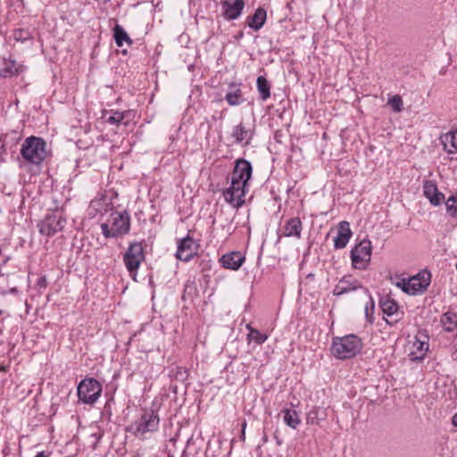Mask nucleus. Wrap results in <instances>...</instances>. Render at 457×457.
<instances>
[{
    "instance_id": "1",
    "label": "nucleus",
    "mask_w": 457,
    "mask_h": 457,
    "mask_svg": "<svg viewBox=\"0 0 457 457\" xmlns=\"http://www.w3.org/2000/svg\"><path fill=\"white\" fill-rule=\"evenodd\" d=\"M253 168L249 161L238 159L236 161L231 174L229 187L223 191L227 203L234 208H240L245 204V196L249 190L248 181L252 177Z\"/></svg>"
},
{
    "instance_id": "2",
    "label": "nucleus",
    "mask_w": 457,
    "mask_h": 457,
    "mask_svg": "<svg viewBox=\"0 0 457 457\" xmlns=\"http://www.w3.org/2000/svg\"><path fill=\"white\" fill-rule=\"evenodd\" d=\"M362 341L358 336L349 334L334 337L330 351L337 359L346 360L356 356L362 349Z\"/></svg>"
},
{
    "instance_id": "3",
    "label": "nucleus",
    "mask_w": 457,
    "mask_h": 457,
    "mask_svg": "<svg viewBox=\"0 0 457 457\" xmlns=\"http://www.w3.org/2000/svg\"><path fill=\"white\" fill-rule=\"evenodd\" d=\"M20 154L24 162L39 165L47 156L46 143L41 137L30 136L22 143Z\"/></svg>"
},
{
    "instance_id": "4",
    "label": "nucleus",
    "mask_w": 457,
    "mask_h": 457,
    "mask_svg": "<svg viewBox=\"0 0 457 457\" xmlns=\"http://www.w3.org/2000/svg\"><path fill=\"white\" fill-rule=\"evenodd\" d=\"M100 228L105 238L123 237L130 230V216L126 211L112 212L109 220L102 223Z\"/></svg>"
},
{
    "instance_id": "5",
    "label": "nucleus",
    "mask_w": 457,
    "mask_h": 457,
    "mask_svg": "<svg viewBox=\"0 0 457 457\" xmlns=\"http://www.w3.org/2000/svg\"><path fill=\"white\" fill-rule=\"evenodd\" d=\"M159 416L154 411H145L141 417L131 423L127 431L139 438H144L147 432H154L159 427Z\"/></svg>"
},
{
    "instance_id": "6",
    "label": "nucleus",
    "mask_w": 457,
    "mask_h": 457,
    "mask_svg": "<svg viewBox=\"0 0 457 457\" xmlns=\"http://www.w3.org/2000/svg\"><path fill=\"white\" fill-rule=\"evenodd\" d=\"M431 282V274L424 270L417 275L406 279L402 278L396 283L403 292L409 295H420L424 293Z\"/></svg>"
},
{
    "instance_id": "7",
    "label": "nucleus",
    "mask_w": 457,
    "mask_h": 457,
    "mask_svg": "<svg viewBox=\"0 0 457 457\" xmlns=\"http://www.w3.org/2000/svg\"><path fill=\"white\" fill-rule=\"evenodd\" d=\"M372 245L369 239H363L356 244L351 250L350 258L352 266L356 270H366L370 263Z\"/></svg>"
},
{
    "instance_id": "8",
    "label": "nucleus",
    "mask_w": 457,
    "mask_h": 457,
    "mask_svg": "<svg viewBox=\"0 0 457 457\" xmlns=\"http://www.w3.org/2000/svg\"><path fill=\"white\" fill-rule=\"evenodd\" d=\"M78 397L86 404H93L100 397L102 393L101 384L95 378H84L78 386Z\"/></svg>"
},
{
    "instance_id": "9",
    "label": "nucleus",
    "mask_w": 457,
    "mask_h": 457,
    "mask_svg": "<svg viewBox=\"0 0 457 457\" xmlns=\"http://www.w3.org/2000/svg\"><path fill=\"white\" fill-rule=\"evenodd\" d=\"M145 260L144 246L142 242L129 244L123 255L124 264L131 276H136L140 264Z\"/></svg>"
},
{
    "instance_id": "10",
    "label": "nucleus",
    "mask_w": 457,
    "mask_h": 457,
    "mask_svg": "<svg viewBox=\"0 0 457 457\" xmlns=\"http://www.w3.org/2000/svg\"><path fill=\"white\" fill-rule=\"evenodd\" d=\"M66 225V219L62 213L54 211L46 215L43 220L37 225L40 234L46 237H53L62 231Z\"/></svg>"
},
{
    "instance_id": "11",
    "label": "nucleus",
    "mask_w": 457,
    "mask_h": 457,
    "mask_svg": "<svg viewBox=\"0 0 457 457\" xmlns=\"http://www.w3.org/2000/svg\"><path fill=\"white\" fill-rule=\"evenodd\" d=\"M198 248V243L187 235L186 237L179 240L176 257L180 261L189 262L197 254Z\"/></svg>"
},
{
    "instance_id": "12",
    "label": "nucleus",
    "mask_w": 457,
    "mask_h": 457,
    "mask_svg": "<svg viewBox=\"0 0 457 457\" xmlns=\"http://www.w3.org/2000/svg\"><path fill=\"white\" fill-rule=\"evenodd\" d=\"M357 289H363L362 284L360 280L353 278L352 275H345L338 283L335 286L333 290L334 295H342Z\"/></svg>"
},
{
    "instance_id": "13",
    "label": "nucleus",
    "mask_w": 457,
    "mask_h": 457,
    "mask_svg": "<svg viewBox=\"0 0 457 457\" xmlns=\"http://www.w3.org/2000/svg\"><path fill=\"white\" fill-rule=\"evenodd\" d=\"M223 16L226 20L231 21L237 19L245 7L244 0H225L221 2Z\"/></svg>"
},
{
    "instance_id": "14",
    "label": "nucleus",
    "mask_w": 457,
    "mask_h": 457,
    "mask_svg": "<svg viewBox=\"0 0 457 457\" xmlns=\"http://www.w3.org/2000/svg\"><path fill=\"white\" fill-rule=\"evenodd\" d=\"M411 355L413 359L423 360L428 350V336L425 332L419 331L412 343Z\"/></svg>"
},
{
    "instance_id": "15",
    "label": "nucleus",
    "mask_w": 457,
    "mask_h": 457,
    "mask_svg": "<svg viewBox=\"0 0 457 457\" xmlns=\"http://www.w3.org/2000/svg\"><path fill=\"white\" fill-rule=\"evenodd\" d=\"M231 136L235 138L236 143L248 145L254 136V129L246 128V126L241 122L233 128Z\"/></svg>"
},
{
    "instance_id": "16",
    "label": "nucleus",
    "mask_w": 457,
    "mask_h": 457,
    "mask_svg": "<svg viewBox=\"0 0 457 457\" xmlns=\"http://www.w3.org/2000/svg\"><path fill=\"white\" fill-rule=\"evenodd\" d=\"M352 230L347 221H341L338 225L337 235L334 238V247L336 249H343L346 246L352 237Z\"/></svg>"
},
{
    "instance_id": "17",
    "label": "nucleus",
    "mask_w": 457,
    "mask_h": 457,
    "mask_svg": "<svg viewBox=\"0 0 457 457\" xmlns=\"http://www.w3.org/2000/svg\"><path fill=\"white\" fill-rule=\"evenodd\" d=\"M245 257L240 252H230L221 256L220 262L225 269L237 270L245 262Z\"/></svg>"
},
{
    "instance_id": "18",
    "label": "nucleus",
    "mask_w": 457,
    "mask_h": 457,
    "mask_svg": "<svg viewBox=\"0 0 457 457\" xmlns=\"http://www.w3.org/2000/svg\"><path fill=\"white\" fill-rule=\"evenodd\" d=\"M424 195L429 200L430 204L437 206L442 204L445 199L444 194L438 191L434 181L426 180L423 185Z\"/></svg>"
},
{
    "instance_id": "19",
    "label": "nucleus",
    "mask_w": 457,
    "mask_h": 457,
    "mask_svg": "<svg viewBox=\"0 0 457 457\" xmlns=\"http://www.w3.org/2000/svg\"><path fill=\"white\" fill-rule=\"evenodd\" d=\"M303 223L298 217L287 220L283 227V236L286 237L301 238Z\"/></svg>"
},
{
    "instance_id": "20",
    "label": "nucleus",
    "mask_w": 457,
    "mask_h": 457,
    "mask_svg": "<svg viewBox=\"0 0 457 457\" xmlns=\"http://www.w3.org/2000/svg\"><path fill=\"white\" fill-rule=\"evenodd\" d=\"M439 140L445 151L448 154H457V128L442 134Z\"/></svg>"
},
{
    "instance_id": "21",
    "label": "nucleus",
    "mask_w": 457,
    "mask_h": 457,
    "mask_svg": "<svg viewBox=\"0 0 457 457\" xmlns=\"http://www.w3.org/2000/svg\"><path fill=\"white\" fill-rule=\"evenodd\" d=\"M24 70V66L18 64L14 60L4 59L3 68L0 69V77L11 78L22 73Z\"/></svg>"
},
{
    "instance_id": "22",
    "label": "nucleus",
    "mask_w": 457,
    "mask_h": 457,
    "mask_svg": "<svg viewBox=\"0 0 457 457\" xmlns=\"http://www.w3.org/2000/svg\"><path fill=\"white\" fill-rule=\"evenodd\" d=\"M225 100L230 106H237L244 102V96L241 90V84L231 83L226 93Z\"/></svg>"
},
{
    "instance_id": "23",
    "label": "nucleus",
    "mask_w": 457,
    "mask_h": 457,
    "mask_svg": "<svg viewBox=\"0 0 457 457\" xmlns=\"http://www.w3.org/2000/svg\"><path fill=\"white\" fill-rule=\"evenodd\" d=\"M380 308L383 312V313L386 316H394L395 315L397 318L395 320V322H396L400 318L399 316V307L397 303L391 299L389 296H386L380 299L379 302Z\"/></svg>"
},
{
    "instance_id": "24",
    "label": "nucleus",
    "mask_w": 457,
    "mask_h": 457,
    "mask_svg": "<svg viewBox=\"0 0 457 457\" xmlns=\"http://www.w3.org/2000/svg\"><path fill=\"white\" fill-rule=\"evenodd\" d=\"M129 113V112L104 110L102 114V119H104L106 123L119 126Z\"/></svg>"
},
{
    "instance_id": "25",
    "label": "nucleus",
    "mask_w": 457,
    "mask_h": 457,
    "mask_svg": "<svg viewBox=\"0 0 457 457\" xmlns=\"http://www.w3.org/2000/svg\"><path fill=\"white\" fill-rule=\"evenodd\" d=\"M326 418V410L314 406L306 413V423L310 425H319L320 422Z\"/></svg>"
},
{
    "instance_id": "26",
    "label": "nucleus",
    "mask_w": 457,
    "mask_h": 457,
    "mask_svg": "<svg viewBox=\"0 0 457 457\" xmlns=\"http://www.w3.org/2000/svg\"><path fill=\"white\" fill-rule=\"evenodd\" d=\"M266 17H267L266 11L263 8H258V9H256L253 15H252L248 18L249 19L248 26L251 29L257 31L264 25Z\"/></svg>"
},
{
    "instance_id": "27",
    "label": "nucleus",
    "mask_w": 457,
    "mask_h": 457,
    "mask_svg": "<svg viewBox=\"0 0 457 457\" xmlns=\"http://www.w3.org/2000/svg\"><path fill=\"white\" fill-rule=\"evenodd\" d=\"M440 322L447 332H453L457 329V314L453 312H446L441 316Z\"/></svg>"
},
{
    "instance_id": "28",
    "label": "nucleus",
    "mask_w": 457,
    "mask_h": 457,
    "mask_svg": "<svg viewBox=\"0 0 457 457\" xmlns=\"http://www.w3.org/2000/svg\"><path fill=\"white\" fill-rule=\"evenodd\" d=\"M113 37L116 45L120 47L124 43H127L129 46L133 44L132 39L129 37L128 33L125 29L119 24H115L113 28Z\"/></svg>"
},
{
    "instance_id": "29",
    "label": "nucleus",
    "mask_w": 457,
    "mask_h": 457,
    "mask_svg": "<svg viewBox=\"0 0 457 457\" xmlns=\"http://www.w3.org/2000/svg\"><path fill=\"white\" fill-rule=\"evenodd\" d=\"M256 86L262 101H266L270 97V85L263 76H259L256 80Z\"/></svg>"
},
{
    "instance_id": "30",
    "label": "nucleus",
    "mask_w": 457,
    "mask_h": 457,
    "mask_svg": "<svg viewBox=\"0 0 457 457\" xmlns=\"http://www.w3.org/2000/svg\"><path fill=\"white\" fill-rule=\"evenodd\" d=\"M284 422L292 428H296L301 423V419L295 410L285 409L282 411Z\"/></svg>"
},
{
    "instance_id": "31",
    "label": "nucleus",
    "mask_w": 457,
    "mask_h": 457,
    "mask_svg": "<svg viewBox=\"0 0 457 457\" xmlns=\"http://www.w3.org/2000/svg\"><path fill=\"white\" fill-rule=\"evenodd\" d=\"M248 330L247 339L249 342L253 341L257 345H262L268 338V336L262 334L258 329L253 328L250 324L246 325Z\"/></svg>"
},
{
    "instance_id": "32",
    "label": "nucleus",
    "mask_w": 457,
    "mask_h": 457,
    "mask_svg": "<svg viewBox=\"0 0 457 457\" xmlns=\"http://www.w3.org/2000/svg\"><path fill=\"white\" fill-rule=\"evenodd\" d=\"M169 376L172 379L184 382L188 378V370L185 367L176 366L170 369Z\"/></svg>"
},
{
    "instance_id": "33",
    "label": "nucleus",
    "mask_w": 457,
    "mask_h": 457,
    "mask_svg": "<svg viewBox=\"0 0 457 457\" xmlns=\"http://www.w3.org/2000/svg\"><path fill=\"white\" fill-rule=\"evenodd\" d=\"M364 293L367 295L369 301L365 304V316L367 320L370 323H373L374 320V309H375V303L367 288H364Z\"/></svg>"
},
{
    "instance_id": "34",
    "label": "nucleus",
    "mask_w": 457,
    "mask_h": 457,
    "mask_svg": "<svg viewBox=\"0 0 457 457\" xmlns=\"http://www.w3.org/2000/svg\"><path fill=\"white\" fill-rule=\"evenodd\" d=\"M446 213L457 220V193L451 195L445 202Z\"/></svg>"
},
{
    "instance_id": "35",
    "label": "nucleus",
    "mask_w": 457,
    "mask_h": 457,
    "mask_svg": "<svg viewBox=\"0 0 457 457\" xmlns=\"http://www.w3.org/2000/svg\"><path fill=\"white\" fill-rule=\"evenodd\" d=\"M388 104L391 106L395 112H401L403 109V102L402 96L395 95L388 99Z\"/></svg>"
},
{
    "instance_id": "36",
    "label": "nucleus",
    "mask_w": 457,
    "mask_h": 457,
    "mask_svg": "<svg viewBox=\"0 0 457 457\" xmlns=\"http://www.w3.org/2000/svg\"><path fill=\"white\" fill-rule=\"evenodd\" d=\"M12 36L15 41H20L22 43L31 39L32 37L30 32L28 29H15L13 31Z\"/></svg>"
},
{
    "instance_id": "37",
    "label": "nucleus",
    "mask_w": 457,
    "mask_h": 457,
    "mask_svg": "<svg viewBox=\"0 0 457 457\" xmlns=\"http://www.w3.org/2000/svg\"><path fill=\"white\" fill-rule=\"evenodd\" d=\"M47 285V282H46V277H41L38 278L37 280V286H39L40 287H46Z\"/></svg>"
},
{
    "instance_id": "38",
    "label": "nucleus",
    "mask_w": 457,
    "mask_h": 457,
    "mask_svg": "<svg viewBox=\"0 0 457 457\" xmlns=\"http://www.w3.org/2000/svg\"><path fill=\"white\" fill-rule=\"evenodd\" d=\"M452 423L454 427L457 428V412L452 418Z\"/></svg>"
},
{
    "instance_id": "39",
    "label": "nucleus",
    "mask_w": 457,
    "mask_h": 457,
    "mask_svg": "<svg viewBox=\"0 0 457 457\" xmlns=\"http://www.w3.org/2000/svg\"><path fill=\"white\" fill-rule=\"evenodd\" d=\"M35 457H46L44 453H38Z\"/></svg>"
}]
</instances>
